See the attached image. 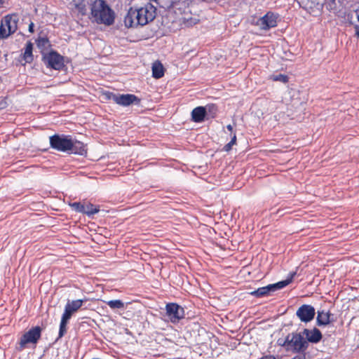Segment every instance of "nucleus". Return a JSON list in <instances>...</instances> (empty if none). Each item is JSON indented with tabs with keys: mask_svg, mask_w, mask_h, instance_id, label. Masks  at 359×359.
<instances>
[{
	"mask_svg": "<svg viewBox=\"0 0 359 359\" xmlns=\"http://www.w3.org/2000/svg\"><path fill=\"white\" fill-rule=\"evenodd\" d=\"M90 16L93 22L110 26L114 23L115 13L104 0H90Z\"/></svg>",
	"mask_w": 359,
	"mask_h": 359,
	"instance_id": "obj_1",
	"label": "nucleus"
},
{
	"mask_svg": "<svg viewBox=\"0 0 359 359\" xmlns=\"http://www.w3.org/2000/svg\"><path fill=\"white\" fill-rule=\"evenodd\" d=\"M72 313L67 309L65 308V311L62 316L61 321L67 323L72 317Z\"/></svg>",
	"mask_w": 359,
	"mask_h": 359,
	"instance_id": "obj_29",
	"label": "nucleus"
},
{
	"mask_svg": "<svg viewBox=\"0 0 359 359\" xmlns=\"http://www.w3.org/2000/svg\"><path fill=\"white\" fill-rule=\"evenodd\" d=\"M138 13L136 14L138 16L137 25L144 26L152 22L156 14V8L151 3H147L144 6L137 8Z\"/></svg>",
	"mask_w": 359,
	"mask_h": 359,
	"instance_id": "obj_6",
	"label": "nucleus"
},
{
	"mask_svg": "<svg viewBox=\"0 0 359 359\" xmlns=\"http://www.w3.org/2000/svg\"><path fill=\"white\" fill-rule=\"evenodd\" d=\"M33 43L31 41H28L25 48V52L23 53V59L26 63H31L34 60V55L32 53Z\"/></svg>",
	"mask_w": 359,
	"mask_h": 359,
	"instance_id": "obj_19",
	"label": "nucleus"
},
{
	"mask_svg": "<svg viewBox=\"0 0 359 359\" xmlns=\"http://www.w3.org/2000/svg\"><path fill=\"white\" fill-rule=\"evenodd\" d=\"M164 67L158 60L155 61L152 65V76L155 79H161L164 76Z\"/></svg>",
	"mask_w": 359,
	"mask_h": 359,
	"instance_id": "obj_18",
	"label": "nucleus"
},
{
	"mask_svg": "<svg viewBox=\"0 0 359 359\" xmlns=\"http://www.w3.org/2000/svg\"><path fill=\"white\" fill-rule=\"evenodd\" d=\"M226 128L228 130H229L231 133L233 132V126L231 124H229L226 126Z\"/></svg>",
	"mask_w": 359,
	"mask_h": 359,
	"instance_id": "obj_36",
	"label": "nucleus"
},
{
	"mask_svg": "<svg viewBox=\"0 0 359 359\" xmlns=\"http://www.w3.org/2000/svg\"><path fill=\"white\" fill-rule=\"evenodd\" d=\"M233 146V144H231V143L229 142L228 144L224 145L223 150L224 151L229 152V151L231 150Z\"/></svg>",
	"mask_w": 359,
	"mask_h": 359,
	"instance_id": "obj_32",
	"label": "nucleus"
},
{
	"mask_svg": "<svg viewBox=\"0 0 359 359\" xmlns=\"http://www.w3.org/2000/svg\"><path fill=\"white\" fill-rule=\"evenodd\" d=\"M166 316L172 323H178L184 317V309L175 303H169L165 306Z\"/></svg>",
	"mask_w": 359,
	"mask_h": 359,
	"instance_id": "obj_8",
	"label": "nucleus"
},
{
	"mask_svg": "<svg viewBox=\"0 0 359 359\" xmlns=\"http://www.w3.org/2000/svg\"><path fill=\"white\" fill-rule=\"evenodd\" d=\"M270 79H271L273 81H280L283 83H286L289 81V77L285 74H278L277 75H271L270 76Z\"/></svg>",
	"mask_w": 359,
	"mask_h": 359,
	"instance_id": "obj_25",
	"label": "nucleus"
},
{
	"mask_svg": "<svg viewBox=\"0 0 359 359\" xmlns=\"http://www.w3.org/2000/svg\"><path fill=\"white\" fill-rule=\"evenodd\" d=\"M76 8H77L79 12L82 15H84L86 14V6L84 4H78V5H76Z\"/></svg>",
	"mask_w": 359,
	"mask_h": 359,
	"instance_id": "obj_31",
	"label": "nucleus"
},
{
	"mask_svg": "<svg viewBox=\"0 0 359 359\" xmlns=\"http://www.w3.org/2000/svg\"><path fill=\"white\" fill-rule=\"evenodd\" d=\"M317 313L316 322L318 326L327 325L332 321L330 319L332 314L330 311L321 310L318 311Z\"/></svg>",
	"mask_w": 359,
	"mask_h": 359,
	"instance_id": "obj_17",
	"label": "nucleus"
},
{
	"mask_svg": "<svg viewBox=\"0 0 359 359\" xmlns=\"http://www.w3.org/2000/svg\"><path fill=\"white\" fill-rule=\"evenodd\" d=\"M229 143H231V144H233V145L236 144V133H233L232 137H231V140L229 142Z\"/></svg>",
	"mask_w": 359,
	"mask_h": 359,
	"instance_id": "obj_33",
	"label": "nucleus"
},
{
	"mask_svg": "<svg viewBox=\"0 0 359 359\" xmlns=\"http://www.w3.org/2000/svg\"><path fill=\"white\" fill-rule=\"evenodd\" d=\"M302 333L304 337H306L305 339L307 341L308 344L309 342L317 344L323 337L321 332L316 327L312 330L304 329Z\"/></svg>",
	"mask_w": 359,
	"mask_h": 359,
	"instance_id": "obj_13",
	"label": "nucleus"
},
{
	"mask_svg": "<svg viewBox=\"0 0 359 359\" xmlns=\"http://www.w3.org/2000/svg\"><path fill=\"white\" fill-rule=\"evenodd\" d=\"M36 44L38 47V48L41 50V52H43L45 50H47L51 46L50 41L49 39L45 36V37H41L39 36L36 39Z\"/></svg>",
	"mask_w": 359,
	"mask_h": 359,
	"instance_id": "obj_23",
	"label": "nucleus"
},
{
	"mask_svg": "<svg viewBox=\"0 0 359 359\" xmlns=\"http://www.w3.org/2000/svg\"><path fill=\"white\" fill-rule=\"evenodd\" d=\"M28 30L30 33H34V22H31L30 24L29 25V28H28Z\"/></svg>",
	"mask_w": 359,
	"mask_h": 359,
	"instance_id": "obj_34",
	"label": "nucleus"
},
{
	"mask_svg": "<svg viewBox=\"0 0 359 359\" xmlns=\"http://www.w3.org/2000/svg\"><path fill=\"white\" fill-rule=\"evenodd\" d=\"M250 294L252 296L257 297V298H260V297L268 296V293L266 291L265 286L264 287H259L258 289L251 292Z\"/></svg>",
	"mask_w": 359,
	"mask_h": 359,
	"instance_id": "obj_26",
	"label": "nucleus"
},
{
	"mask_svg": "<svg viewBox=\"0 0 359 359\" xmlns=\"http://www.w3.org/2000/svg\"><path fill=\"white\" fill-rule=\"evenodd\" d=\"M83 302V300L82 299H76L72 302L69 301L65 308L69 311V312L72 314L82 306Z\"/></svg>",
	"mask_w": 359,
	"mask_h": 359,
	"instance_id": "obj_21",
	"label": "nucleus"
},
{
	"mask_svg": "<svg viewBox=\"0 0 359 359\" xmlns=\"http://www.w3.org/2000/svg\"><path fill=\"white\" fill-rule=\"evenodd\" d=\"M358 20L359 21V14L358 15Z\"/></svg>",
	"mask_w": 359,
	"mask_h": 359,
	"instance_id": "obj_39",
	"label": "nucleus"
},
{
	"mask_svg": "<svg viewBox=\"0 0 359 359\" xmlns=\"http://www.w3.org/2000/svg\"><path fill=\"white\" fill-rule=\"evenodd\" d=\"M106 304L111 309H124V303L121 299H113L106 302Z\"/></svg>",
	"mask_w": 359,
	"mask_h": 359,
	"instance_id": "obj_24",
	"label": "nucleus"
},
{
	"mask_svg": "<svg viewBox=\"0 0 359 359\" xmlns=\"http://www.w3.org/2000/svg\"><path fill=\"white\" fill-rule=\"evenodd\" d=\"M150 1L157 2L158 0H149Z\"/></svg>",
	"mask_w": 359,
	"mask_h": 359,
	"instance_id": "obj_38",
	"label": "nucleus"
},
{
	"mask_svg": "<svg viewBox=\"0 0 359 359\" xmlns=\"http://www.w3.org/2000/svg\"><path fill=\"white\" fill-rule=\"evenodd\" d=\"M206 119V111L205 107L199 106L191 111V121L195 123H202Z\"/></svg>",
	"mask_w": 359,
	"mask_h": 359,
	"instance_id": "obj_16",
	"label": "nucleus"
},
{
	"mask_svg": "<svg viewBox=\"0 0 359 359\" xmlns=\"http://www.w3.org/2000/svg\"><path fill=\"white\" fill-rule=\"evenodd\" d=\"M278 344L279 346L285 347L287 350H290L289 349V344H287V341H286V337L284 338V339H283V338L278 339Z\"/></svg>",
	"mask_w": 359,
	"mask_h": 359,
	"instance_id": "obj_30",
	"label": "nucleus"
},
{
	"mask_svg": "<svg viewBox=\"0 0 359 359\" xmlns=\"http://www.w3.org/2000/svg\"><path fill=\"white\" fill-rule=\"evenodd\" d=\"M84 203L81 202H74L72 203H69L70 207L76 211V212L82 213L84 212V207H83Z\"/></svg>",
	"mask_w": 359,
	"mask_h": 359,
	"instance_id": "obj_27",
	"label": "nucleus"
},
{
	"mask_svg": "<svg viewBox=\"0 0 359 359\" xmlns=\"http://www.w3.org/2000/svg\"><path fill=\"white\" fill-rule=\"evenodd\" d=\"M83 207L84 212H83V214L86 215L89 217H92L100 211V206L95 205L91 203H84Z\"/></svg>",
	"mask_w": 359,
	"mask_h": 359,
	"instance_id": "obj_20",
	"label": "nucleus"
},
{
	"mask_svg": "<svg viewBox=\"0 0 359 359\" xmlns=\"http://www.w3.org/2000/svg\"><path fill=\"white\" fill-rule=\"evenodd\" d=\"M203 107H205V109L206 111L207 120H208L209 118H214L216 117L218 108L215 104H208Z\"/></svg>",
	"mask_w": 359,
	"mask_h": 359,
	"instance_id": "obj_22",
	"label": "nucleus"
},
{
	"mask_svg": "<svg viewBox=\"0 0 359 359\" xmlns=\"http://www.w3.org/2000/svg\"><path fill=\"white\" fill-rule=\"evenodd\" d=\"M107 99L113 100L116 104L128 107L132 104L140 105L141 99L133 94H116L107 92L106 94Z\"/></svg>",
	"mask_w": 359,
	"mask_h": 359,
	"instance_id": "obj_7",
	"label": "nucleus"
},
{
	"mask_svg": "<svg viewBox=\"0 0 359 359\" xmlns=\"http://www.w3.org/2000/svg\"><path fill=\"white\" fill-rule=\"evenodd\" d=\"M50 147L62 152H69L72 146L71 135L55 134L50 137Z\"/></svg>",
	"mask_w": 359,
	"mask_h": 359,
	"instance_id": "obj_5",
	"label": "nucleus"
},
{
	"mask_svg": "<svg viewBox=\"0 0 359 359\" xmlns=\"http://www.w3.org/2000/svg\"><path fill=\"white\" fill-rule=\"evenodd\" d=\"M286 341L289 344V349L297 353L304 352L309 346L302 332H292L286 336Z\"/></svg>",
	"mask_w": 359,
	"mask_h": 359,
	"instance_id": "obj_3",
	"label": "nucleus"
},
{
	"mask_svg": "<svg viewBox=\"0 0 359 359\" xmlns=\"http://www.w3.org/2000/svg\"><path fill=\"white\" fill-rule=\"evenodd\" d=\"M41 330L39 326H36L25 332L20 339V345L21 348H23L27 344H36L41 338Z\"/></svg>",
	"mask_w": 359,
	"mask_h": 359,
	"instance_id": "obj_9",
	"label": "nucleus"
},
{
	"mask_svg": "<svg viewBox=\"0 0 359 359\" xmlns=\"http://www.w3.org/2000/svg\"><path fill=\"white\" fill-rule=\"evenodd\" d=\"M315 314L314 307L309 304L302 305L296 312L297 316L304 323L311 321L314 318Z\"/></svg>",
	"mask_w": 359,
	"mask_h": 359,
	"instance_id": "obj_10",
	"label": "nucleus"
},
{
	"mask_svg": "<svg viewBox=\"0 0 359 359\" xmlns=\"http://www.w3.org/2000/svg\"><path fill=\"white\" fill-rule=\"evenodd\" d=\"M279 15L271 11L267 12L259 20V25L262 29L268 30L277 26V20Z\"/></svg>",
	"mask_w": 359,
	"mask_h": 359,
	"instance_id": "obj_11",
	"label": "nucleus"
},
{
	"mask_svg": "<svg viewBox=\"0 0 359 359\" xmlns=\"http://www.w3.org/2000/svg\"><path fill=\"white\" fill-rule=\"evenodd\" d=\"M292 359H306V357L304 355H296L294 356L293 358Z\"/></svg>",
	"mask_w": 359,
	"mask_h": 359,
	"instance_id": "obj_35",
	"label": "nucleus"
},
{
	"mask_svg": "<svg viewBox=\"0 0 359 359\" xmlns=\"http://www.w3.org/2000/svg\"><path fill=\"white\" fill-rule=\"evenodd\" d=\"M355 30H356V35L358 38L359 39V25L355 26Z\"/></svg>",
	"mask_w": 359,
	"mask_h": 359,
	"instance_id": "obj_37",
	"label": "nucleus"
},
{
	"mask_svg": "<svg viewBox=\"0 0 359 359\" xmlns=\"http://www.w3.org/2000/svg\"><path fill=\"white\" fill-rule=\"evenodd\" d=\"M92 359H100V358H92Z\"/></svg>",
	"mask_w": 359,
	"mask_h": 359,
	"instance_id": "obj_40",
	"label": "nucleus"
},
{
	"mask_svg": "<svg viewBox=\"0 0 359 359\" xmlns=\"http://www.w3.org/2000/svg\"><path fill=\"white\" fill-rule=\"evenodd\" d=\"M67 323H66L60 321L57 339L62 338L65 335V334L66 333V332H67V327H67Z\"/></svg>",
	"mask_w": 359,
	"mask_h": 359,
	"instance_id": "obj_28",
	"label": "nucleus"
},
{
	"mask_svg": "<svg viewBox=\"0 0 359 359\" xmlns=\"http://www.w3.org/2000/svg\"><path fill=\"white\" fill-rule=\"evenodd\" d=\"M296 275V272L290 273L288 276V277L282 281H279L276 283L273 284H269L266 286H265L266 291L268 293V295H270L271 294L273 293L274 292L280 290L285 286L288 285L292 281L294 278V276Z\"/></svg>",
	"mask_w": 359,
	"mask_h": 359,
	"instance_id": "obj_12",
	"label": "nucleus"
},
{
	"mask_svg": "<svg viewBox=\"0 0 359 359\" xmlns=\"http://www.w3.org/2000/svg\"><path fill=\"white\" fill-rule=\"evenodd\" d=\"M68 153L85 156L87 154L86 145L82 142L72 138V146L69 149Z\"/></svg>",
	"mask_w": 359,
	"mask_h": 359,
	"instance_id": "obj_15",
	"label": "nucleus"
},
{
	"mask_svg": "<svg viewBox=\"0 0 359 359\" xmlns=\"http://www.w3.org/2000/svg\"><path fill=\"white\" fill-rule=\"evenodd\" d=\"M137 13H138L137 8L131 7L128 11V13L124 18V24L126 27L129 28L138 26L136 22L138 18L136 14Z\"/></svg>",
	"mask_w": 359,
	"mask_h": 359,
	"instance_id": "obj_14",
	"label": "nucleus"
},
{
	"mask_svg": "<svg viewBox=\"0 0 359 359\" xmlns=\"http://www.w3.org/2000/svg\"><path fill=\"white\" fill-rule=\"evenodd\" d=\"M18 18L17 15H7L1 20L0 25V39H6L15 33L18 29Z\"/></svg>",
	"mask_w": 359,
	"mask_h": 359,
	"instance_id": "obj_4",
	"label": "nucleus"
},
{
	"mask_svg": "<svg viewBox=\"0 0 359 359\" xmlns=\"http://www.w3.org/2000/svg\"><path fill=\"white\" fill-rule=\"evenodd\" d=\"M42 55V61L47 68L60 71L65 67L64 57L56 50H51L49 53Z\"/></svg>",
	"mask_w": 359,
	"mask_h": 359,
	"instance_id": "obj_2",
	"label": "nucleus"
}]
</instances>
